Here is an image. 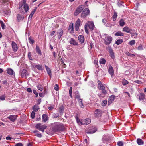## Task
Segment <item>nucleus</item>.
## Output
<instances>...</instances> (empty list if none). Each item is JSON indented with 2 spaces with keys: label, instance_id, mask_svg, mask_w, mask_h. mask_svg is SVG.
<instances>
[{
  "label": "nucleus",
  "instance_id": "nucleus-61",
  "mask_svg": "<svg viewBox=\"0 0 146 146\" xmlns=\"http://www.w3.org/2000/svg\"><path fill=\"white\" fill-rule=\"evenodd\" d=\"M76 98L78 99V101H79L80 99H82L80 98V96L79 95H77L76 96Z\"/></svg>",
  "mask_w": 146,
  "mask_h": 146
},
{
  "label": "nucleus",
  "instance_id": "nucleus-8",
  "mask_svg": "<svg viewBox=\"0 0 146 146\" xmlns=\"http://www.w3.org/2000/svg\"><path fill=\"white\" fill-rule=\"evenodd\" d=\"M102 111L99 109L96 110L94 112V114L97 117H101L102 116Z\"/></svg>",
  "mask_w": 146,
  "mask_h": 146
},
{
  "label": "nucleus",
  "instance_id": "nucleus-25",
  "mask_svg": "<svg viewBox=\"0 0 146 146\" xmlns=\"http://www.w3.org/2000/svg\"><path fill=\"white\" fill-rule=\"evenodd\" d=\"M115 36H124V34L120 31H119L116 33L115 34Z\"/></svg>",
  "mask_w": 146,
  "mask_h": 146
},
{
  "label": "nucleus",
  "instance_id": "nucleus-40",
  "mask_svg": "<svg viewBox=\"0 0 146 146\" xmlns=\"http://www.w3.org/2000/svg\"><path fill=\"white\" fill-rule=\"evenodd\" d=\"M37 88L40 90L42 91L43 90V87L41 84H39L37 86Z\"/></svg>",
  "mask_w": 146,
  "mask_h": 146
},
{
  "label": "nucleus",
  "instance_id": "nucleus-56",
  "mask_svg": "<svg viewBox=\"0 0 146 146\" xmlns=\"http://www.w3.org/2000/svg\"><path fill=\"white\" fill-rule=\"evenodd\" d=\"M104 25L107 27H111L112 26V25L111 24H109L107 22H106L105 23Z\"/></svg>",
  "mask_w": 146,
  "mask_h": 146
},
{
  "label": "nucleus",
  "instance_id": "nucleus-6",
  "mask_svg": "<svg viewBox=\"0 0 146 146\" xmlns=\"http://www.w3.org/2000/svg\"><path fill=\"white\" fill-rule=\"evenodd\" d=\"M106 49L108 50L110 53V56L113 59L115 58L114 52L111 47V46H108L106 47Z\"/></svg>",
  "mask_w": 146,
  "mask_h": 146
},
{
  "label": "nucleus",
  "instance_id": "nucleus-16",
  "mask_svg": "<svg viewBox=\"0 0 146 146\" xmlns=\"http://www.w3.org/2000/svg\"><path fill=\"white\" fill-rule=\"evenodd\" d=\"M24 18L23 15H21L19 14H18L17 16V21L18 22H19L20 21L23 20Z\"/></svg>",
  "mask_w": 146,
  "mask_h": 146
},
{
  "label": "nucleus",
  "instance_id": "nucleus-15",
  "mask_svg": "<svg viewBox=\"0 0 146 146\" xmlns=\"http://www.w3.org/2000/svg\"><path fill=\"white\" fill-rule=\"evenodd\" d=\"M132 31L131 29H130L127 26L125 27L123 29V31H125L128 33H131V31Z\"/></svg>",
  "mask_w": 146,
  "mask_h": 146
},
{
  "label": "nucleus",
  "instance_id": "nucleus-59",
  "mask_svg": "<svg viewBox=\"0 0 146 146\" xmlns=\"http://www.w3.org/2000/svg\"><path fill=\"white\" fill-rule=\"evenodd\" d=\"M39 96L41 97H43L44 96L45 93H39Z\"/></svg>",
  "mask_w": 146,
  "mask_h": 146
},
{
  "label": "nucleus",
  "instance_id": "nucleus-41",
  "mask_svg": "<svg viewBox=\"0 0 146 146\" xmlns=\"http://www.w3.org/2000/svg\"><path fill=\"white\" fill-rule=\"evenodd\" d=\"M81 21L79 19H78L75 23V25L80 26V25Z\"/></svg>",
  "mask_w": 146,
  "mask_h": 146
},
{
  "label": "nucleus",
  "instance_id": "nucleus-3",
  "mask_svg": "<svg viewBox=\"0 0 146 146\" xmlns=\"http://www.w3.org/2000/svg\"><path fill=\"white\" fill-rule=\"evenodd\" d=\"M102 39L104 40V43L106 45H109L111 42L113 38L111 36L108 35L106 34H102Z\"/></svg>",
  "mask_w": 146,
  "mask_h": 146
},
{
  "label": "nucleus",
  "instance_id": "nucleus-24",
  "mask_svg": "<svg viewBox=\"0 0 146 146\" xmlns=\"http://www.w3.org/2000/svg\"><path fill=\"white\" fill-rule=\"evenodd\" d=\"M137 142L139 145H142L144 144V142L141 139L138 138L137 140Z\"/></svg>",
  "mask_w": 146,
  "mask_h": 146
},
{
  "label": "nucleus",
  "instance_id": "nucleus-38",
  "mask_svg": "<svg viewBox=\"0 0 146 146\" xmlns=\"http://www.w3.org/2000/svg\"><path fill=\"white\" fill-rule=\"evenodd\" d=\"M64 107L62 106H61L59 108V112L60 113H63L64 111Z\"/></svg>",
  "mask_w": 146,
  "mask_h": 146
},
{
  "label": "nucleus",
  "instance_id": "nucleus-42",
  "mask_svg": "<svg viewBox=\"0 0 146 146\" xmlns=\"http://www.w3.org/2000/svg\"><path fill=\"white\" fill-rule=\"evenodd\" d=\"M117 16V12H114V13L113 15V20L115 21L116 19V18Z\"/></svg>",
  "mask_w": 146,
  "mask_h": 146
},
{
  "label": "nucleus",
  "instance_id": "nucleus-53",
  "mask_svg": "<svg viewBox=\"0 0 146 146\" xmlns=\"http://www.w3.org/2000/svg\"><path fill=\"white\" fill-rule=\"evenodd\" d=\"M28 57L29 60H32L33 59L31 55V53L30 52H29L28 53Z\"/></svg>",
  "mask_w": 146,
  "mask_h": 146
},
{
  "label": "nucleus",
  "instance_id": "nucleus-19",
  "mask_svg": "<svg viewBox=\"0 0 146 146\" xmlns=\"http://www.w3.org/2000/svg\"><path fill=\"white\" fill-rule=\"evenodd\" d=\"M42 121L44 122H46L48 120V117L46 114H44L42 115Z\"/></svg>",
  "mask_w": 146,
  "mask_h": 146
},
{
  "label": "nucleus",
  "instance_id": "nucleus-48",
  "mask_svg": "<svg viewBox=\"0 0 146 146\" xmlns=\"http://www.w3.org/2000/svg\"><path fill=\"white\" fill-rule=\"evenodd\" d=\"M5 95H2L0 97V100L3 101L5 100Z\"/></svg>",
  "mask_w": 146,
  "mask_h": 146
},
{
  "label": "nucleus",
  "instance_id": "nucleus-26",
  "mask_svg": "<svg viewBox=\"0 0 146 146\" xmlns=\"http://www.w3.org/2000/svg\"><path fill=\"white\" fill-rule=\"evenodd\" d=\"M36 52L40 55H42V53L40 49L39 48V47L36 45Z\"/></svg>",
  "mask_w": 146,
  "mask_h": 146
},
{
  "label": "nucleus",
  "instance_id": "nucleus-36",
  "mask_svg": "<svg viewBox=\"0 0 146 146\" xmlns=\"http://www.w3.org/2000/svg\"><path fill=\"white\" fill-rule=\"evenodd\" d=\"M125 22L123 19H121L119 21V25L121 26H123L125 24Z\"/></svg>",
  "mask_w": 146,
  "mask_h": 146
},
{
  "label": "nucleus",
  "instance_id": "nucleus-4",
  "mask_svg": "<svg viewBox=\"0 0 146 146\" xmlns=\"http://www.w3.org/2000/svg\"><path fill=\"white\" fill-rule=\"evenodd\" d=\"M97 130V128L95 127L91 126L88 127L86 129V133L88 134H92L95 133Z\"/></svg>",
  "mask_w": 146,
  "mask_h": 146
},
{
  "label": "nucleus",
  "instance_id": "nucleus-12",
  "mask_svg": "<svg viewBox=\"0 0 146 146\" xmlns=\"http://www.w3.org/2000/svg\"><path fill=\"white\" fill-rule=\"evenodd\" d=\"M91 120L88 118L82 120V125H85L89 124L90 123Z\"/></svg>",
  "mask_w": 146,
  "mask_h": 146
},
{
  "label": "nucleus",
  "instance_id": "nucleus-57",
  "mask_svg": "<svg viewBox=\"0 0 146 146\" xmlns=\"http://www.w3.org/2000/svg\"><path fill=\"white\" fill-rule=\"evenodd\" d=\"M93 44L92 43H90V44L88 46L89 49H91L93 47Z\"/></svg>",
  "mask_w": 146,
  "mask_h": 146
},
{
  "label": "nucleus",
  "instance_id": "nucleus-33",
  "mask_svg": "<svg viewBox=\"0 0 146 146\" xmlns=\"http://www.w3.org/2000/svg\"><path fill=\"white\" fill-rule=\"evenodd\" d=\"M122 83L123 85H126L129 83V82L125 79H123L122 80Z\"/></svg>",
  "mask_w": 146,
  "mask_h": 146
},
{
  "label": "nucleus",
  "instance_id": "nucleus-60",
  "mask_svg": "<svg viewBox=\"0 0 146 146\" xmlns=\"http://www.w3.org/2000/svg\"><path fill=\"white\" fill-rule=\"evenodd\" d=\"M36 135L39 138H41L42 136V134L40 133H37Z\"/></svg>",
  "mask_w": 146,
  "mask_h": 146
},
{
  "label": "nucleus",
  "instance_id": "nucleus-5",
  "mask_svg": "<svg viewBox=\"0 0 146 146\" xmlns=\"http://www.w3.org/2000/svg\"><path fill=\"white\" fill-rule=\"evenodd\" d=\"M84 8V6L83 5H81L74 12V15L76 16H77L82 11Z\"/></svg>",
  "mask_w": 146,
  "mask_h": 146
},
{
  "label": "nucleus",
  "instance_id": "nucleus-30",
  "mask_svg": "<svg viewBox=\"0 0 146 146\" xmlns=\"http://www.w3.org/2000/svg\"><path fill=\"white\" fill-rule=\"evenodd\" d=\"M47 127V126L46 125H42L40 131H42V132H44V130L46 129Z\"/></svg>",
  "mask_w": 146,
  "mask_h": 146
},
{
  "label": "nucleus",
  "instance_id": "nucleus-10",
  "mask_svg": "<svg viewBox=\"0 0 146 146\" xmlns=\"http://www.w3.org/2000/svg\"><path fill=\"white\" fill-rule=\"evenodd\" d=\"M99 89L102 90V93L103 94H107V92L105 90V88L103 84H101L100 86H99Z\"/></svg>",
  "mask_w": 146,
  "mask_h": 146
},
{
  "label": "nucleus",
  "instance_id": "nucleus-13",
  "mask_svg": "<svg viewBox=\"0 0 146 146\" xmlns=\"http://www.w3.org/2000/svg\"><path fill=\"white\" fill-rule=\"evenodd\" d=\"M69 43L74 46H78V44L77 42L76 41L74 38H71L70 40Z\"/></svg>",
  "mask_w": 146,
  "mask_h": 146
},
{
  "label": "nucleus",
  "instance_id": "nucleus-46",
  "mask_svg": "<svg viewBox=\"0 0 146 146\" xmlns=\"http://www.w3.org/2000/svg\"><path fill=\"white\" fill-rule=\"evenodd\" d=\"M79 102V104L80 106L82 108V107L84 105L82 103V99H80L79 101H78Z\"/></svg>",
  "mask_w": 146,
  "mask_h": 146
},
{
  "label": "nucleus",
  "instance_id": "nucleus-35",
  "mask_svg": "<svg viewBox=\"0 0 146 146\" xmlns=\"http://www.w3.org/2000/svg\"><path fill=\"white\" fill-rule=\"evenodd\" d=\"M35 67L40 70H41L42 69V66L41 65H37L35 66Z\"/></svg>",
  "mask_w": 146,
  "mask_h": 146
},
{
  "label": "nucleus",
  "instance_id": "nucleus-54",
  "mask_svg": "<svg viewBox=\"0 0 146 146\" xmlns=\"http://www.w3.org/2000/svg\"><path fill=\"white\" fill-rule=\"evenodd\" d=\"M135 43V40H132L129 42V44L130 45H134Z\"/></svg>",
  "mask_w": 146,
  "mask_h": 146
},
{
  "label": "nucleus",
  "instance_id": "nucleus-21",
  "mask_svg": "<svg viewBox=\"0 0 146 146\" xmlns=\"http://www.w3.org/2000/svg\"><path fill=\"white\" fill-rule=\"evenodd\" d=\"M45 66L46 70L47 72V73L50 76H51L52 75V74L51 73V71L50 70V68L46 65H45Z\"/></svg>",
  "mask_w": 146,
  "mask_h": 146
},
{
  "label": "nucleus",
  "instance_id": "nucleus-20",
  "mask_svg": "<svg viewBox=\"0 0 146 146\" xmlns=\"http://www.w3.org/2000/svg\"><path fill=\"white\" fill-rule=\"evenodd\" d=\"M7 73L9 75H13L14 73V71L13 70L10 68H8L6 70Z\"/></svg>",
  "mask_w": 146,
  "mask_h": 146
},
{
  "label": "nucleus",
  "instance_id": "nucleus-63",
  "mask_svg": "<svg viewBox=\"0 0 146 146\" xmlns=\"http://www.w3.org/2000/svg\"><path fill=\"white\" fill-rule=\"evenodd\" d=\"M27 91L29 92H32V90H31V89L30 88H27Z\"/></svg>",
  "mask_w": 146,
  "mask_h": 146
},
{
  "label": "nucleus",
  "instance_id": "nucleus-7",
  "mask_svg": "<svg viewBox=\"0 0 146 146\" xmlns=\"http://www.w3.org/2000/svg\"><path fill=\"white\" fill-rule=\"evenodd\" d=\"M90 12V11L88 9H85L81 13L82 17L83 18H85L87 15L89 14Z\"/></svg>",
  "mask_w": 146,
  "mask_h": 146
},
{
  "label": "nucleus",
  "instance_id": "nucleus-17",
  "mask_svg": "<svg viewBox=\"0 0 146 146\" xmlns=\"http://www.w3.org/2000/svg\"><path fill=\"white\" fill-rule=\"evenodd\" d=\"M78 40L81 44L83 43L84 40V36L82 35H79L78 37Z\"/></svg>",
  "mask_w": 146,
  "mask_h": 146
},
{
  "label": "nucleus",
  "instance_id": "nucleus-14",
  "mask_svg": "<svg viewBox=\"0 0 146 146\" xmlns=\"http://www.w3.org/2000/svg\"><path fill=\"white\" fill-rule=\"evenodd\" d=\"M115 98V96L114 95H111L109 97L108 101L109 104H110L113 101Z\"/></svg>",
  "mask_w": 146,
  "mask_h": 146
},
{
  "label": "nucleus",
  "instance_id": "nucleus-18",
  "mask_svg": "<svg viewBox=\"0 0 146 146\" xmlns=\"http://www.w3.org/2000/svg\"><path fill=\"white\" fill-rule=\"evenodd\" d=\"M28 74L27 71L25 69H24L22 72L21 76L23 78L28 75Z\"/></svg>",
  "mask_w": 146,
  "mask_h": 146
},
{
  "label": "nucleus",
  "instance_id": "nucleus-52",
  "mask_svg": "<svg viewBox=\"0 0 146 146\" xmlns=\"http://www.w3.org/2000/svg\"><path fill=\"white\" fill-rule=\"evenodd\" d=\"M59 116V115L58 113H54L52 115L53 118H57Z\"/></svg>",
  "mask_w": 146,
  "mask_h": 146
},
{
  "label": "nucleus",
  "instance_id": "nucleus-28",
  "mask_svg": "<svg viewBox=\"0 0 146 146\" xmlns=\"http://www.w3.org/2000/svg\"><path fill=\"white\" fill-rule=\"evenodd\" d=\"M75 118L77 123L79 125H82V120L81 121L77 116L75 117Z\"/></svg>",
  "mask_w": 146,
  "mask_h": 146
},
{
  "label": "nucleus",
  "instance_id": "nucleus-1",
  "mask_svg": "<svg viewBox=\"0 0 146 146\" xmlns=\"http://www.w3.org/2000/svg\"><path fill=\"white\" fill-rule=\"evenodd\" d=\"M64 129V127L59 123H54L52 128V130L54 132L62 131Z\"/></svg>",
  "mask_w": 146,
  "mask_h": 146
},
{
  "label": "nucleus",
  "instance_id": "nucleus-51",
  "mask_svg": "<svg viewBox=\"0 0 146 146\" xmlns=\"http://www.w3.org/2000/svg\"><path fill=\"white\" fill-rule=\"evenodd\" d=\"M137 49L139 50H141L143 49V48L142 47V46L141 44H140L139 45Z\"/></svg>",
  "mask_w": 146,
  "mask_h": 146
},
{
  "label": "nucleus",
  "instance_id": "nucleus-22",
  "mask_svg": "<svg viewBox=\"0 0 146 146\" xmlns=\"http://www.w3.org/2000/svg\"><path fill=\"white\" fill-rule=\"evenodd\" d=\"M8 118L10 120L13 121H14L16 119V116L13 115L10 116Z\"/></svg>",
  "mask_w": 146,
  "mask_h": 146
},
{
  "label": "nucleus",
  "instance_id": "nucleus-31",
  "mask_svg": "<svg viewBox=\"0 0 146 146\" xmlns=\"http://www.w3.org/2000/svg\"><path fill=\"white\" fill-rule=\"evenodd\" d=\"M59 31L60 32L59 33V35H58V38L59 39H60L63 33V31L62 29H60Z\"/></svg>",
  "mask_w": 146,
  "mask_h": 146
},
{
  "label": "nucleus",
  "instance_id": "nucleus-55",
  "mask_svg": "<svg viewBox=\"0 0 146 146\" xmlns=\"http://www.w3.org/2000/svg\"><path fill=\"white\" fill-rule=\"evenodd\" d=\"M117 145L118 146H123V143L122 141H119L118 142Z\"/></svg>",
  "mask_w": 146,
  "mask_h": 146
},
{
  "label": "nucleus",
  "instance_id": "nucleus-45",
  "mask_svg": "<svg viewBox=\"0 0 146 146\" xmlns=\"http://www.w3.org/2000/svg\"><path fill=\"white\" fill-rule=\"evenodd\" d=\"M72 87H70L69 89V93L70 96L71 98H72Z\"/></svg>",
  "mask_w": 146,
  "mask_h": 146
},
{
  "label": "nucleus",
  "instance_id": "nucleus-34",
  "mask_svg": "<svg viewBox=\"0 0 146 146\" xmlns=\"http://www.w3.org/2000/svg\"><path fill=\"white\" fill-rule=\"evenodd\" d=\"M42 125L41 123H38L36 125L35 127L40 131Z\"/></svg>",
  "mask_w": 146,
  "mask_h": 146
},
{
  "label": "nucleus",
  "instance_id": "nucleus-39",
  "mask_svg": "<svg viewBox=\"0 0 146 146\" xmlns=\"http://www.w3.org/2000/svg\"><path fill=\"white\" fill-rule=\"evenodd\" d=\"M123 42V40L122 39H119L117 40L115 42V43L117 45H119L121 44Z\"/></svg>",
  "mask_w": 146,
  "mask_h": 146
},
{
  "label": "nucleus",
  "instance_id": "nucleus-47",
  "mask_svg": "<svg viewBox=\"0 0 146 146\" xmlns=\"http://www.w3.org/2000/svg\"><path fill=\"white\" fill-rule=\"evenodd\" d=\"M29 42L31 43V44H33L34 42V40H33L31 38V37H29Z\"/></svg>",
  "mask_w": 146,
  "mask_h": 146
},
{
  "label": "nucleus",
  "instance_id": "nucleus-49",
  "mask_svg": "<svg viewBox=\"0 0 146 146\" xmlns=\"http://www.w3.org/2000/svg\"><path fill=\"white\" fill-rule=\"evenodd\" d=\"M59 87L58 84H55L54 86V89L56 91H58V90Z\"/></svg>",
  "mask_w": 146,
  "mask_h": 146
},
{
  "label": "nucleus",
  "instance_id": "nucleus-11",
  "mask_svg": "<svg viewBox=\"0 0 146 146\" xmlns=\"http://www.w3.org/2000/svg\"><path fill=\"white\" fill-rule=\"evenodd\" d=\"M108 72L111 75L112 77H113L114 75V70L113 67L111 65H110L109 66Z\"/></svg>",
  "mask_w": 146,
  "mask_h": 146
},
{
  "label": "nucleus",
  "instance_id": "nucleus-44",
  "mask_svg": "<svg viewBox=\"0 0 146 146\" xmlns=\"http://www.w3.org/2000/svg\"><path fill=\"white\" fill-rule=\"evenodd\" d=\"M125 54L127 56H129L130 57H133L135 56V55L134 54H131L128 52H126Z\"/></svg>",
  "mask_w": 146,
  "mask_h": 146
},
{
  "label": "nucleus",
  "instance_id": "nucleus-32",
  "mask_svg": "<svg viewBox=\"0 0 146 146\" xmlns=\"http://www.w3.org/2000/svg\"><path fill=\"white\" fill-rule=\"evenodd\" d=\"M69 30H70V32H72L73 31V23H70L69 26Z\"/></svg>",
  "mask_w": 146,
  "mask_h": 146
},
{
  "label": "nucleus",
  "instance_id": "nucleus-62",
  "mask_svg": "<svg viewBox=\"0 0 146 146\" xmlns=\"http://www.w3.org/2000/svg\"><path fill=\"white\" fill-rule=\"evenodd\" d=\"M41 101V99H39L37 101V103L38 105H39Z\"/></svg>",
  "mask_w": 146,
  "mask_h": 146
},
{
  "label": "nucleus",
  "instance_id": "nucleus-43",
  "mask_svg": "<svg viewBox=\"0 0 146 146\" xmlns=\"http://www.w3.org/2000/svg\"><path fill=\"white\" fill-rule=\"evenodd\" d=\"M0 23L1 24L2 28L3 29H5V26L4 23L2 21H0Z\"/></svg>",
  "mask_w": 146,
  "mask_h": 146
},
{
  "label": "nucleus",
  "instance_id": "nucleus-58",
  "mask_svg": "<svg viewBox=\"0 0 146 146\" xmlns=\"http://www.w3.org/2000/svg\"><path fill=\"white\" fill-rule=\"evenodd\" d=\"M37 9V7H35L34 9L32 11L31 13L30 14H31L33 15L34 13H35V12L36 11V10Z\"/></svg>",
  "mask_w": 146,
  "mask_h": 146
},
{
  "label": "nucleus",
  "instance_id": "nucleus-27",
  "mask_svg": "<svg viewBox=\"0 0 146 146\" xmlns=\"http://www.w3.org/2000/svg\"><path fill=\"white\" fill-rule=\"evenodd\" d=\"M33 110L35 111H37L39 109V107L37 105H35L33 107Z\"/></svg>",
  "mask_w": 146,
  "mask_h": 146
},
{
  "label": "nucleus",
  "instance_id": "nucleus-23",
  "mask_svg": "<svg viewBox=\"0 0 146 146\" xmlns=\"http://www.w3.org/2000/svg\"><path fill=\"white\" fill-rule=\"evenodd\" d=\"M145 98V95L143 93H140L139 96V99L140 100H142Z\"/></svg>",
  "mask_w": 146,
  "mask_h": 146
},
{
  "label": "nucleus",
  "instance_id": "nucleus-29",
  "mask_svg": "<svg viewBox=\"0 0 146 146\" xmlns=\"http://www.w3.org/2000/svg\"><path fill=\"white\" fill-rule=\"evenodd\" d=\"M23 8L25 12H27L29 10L28 5L27 4L24 3L23 6Z\"/></svg>",
  "mask_w": 146,
  "mask_h": 146
},
{
  "label": "nucleus",
  "instance_id": "nucleus-9",
  "mask_svg": "<svg viewBox=\"0 0 146 146\" xmlns=\"http://www.w3.org/2000/svg\"><path fill=\"white\" fill-rule=\"evenodd\" d=\"M11 46L13 51L14 52L17 51L18 48L16 43L14 41H13L12 42Z\"/></svg>",
  "mask_w": 146,
  "mask_h": 146
},
{
  "label": "nucleus",
  "instance_id": "nucleus-64",
  "mask_svg": "<svg viewBox=\"0 0 146 146\" xmlns=\"http://www.w3.org/2000/svg\"><path fill=\"white\" fill-rule=\"evenodd\" d=\"M15 146H23V145L22 143H19L16 144L15 145Z\"/></svg>",
  "mask_w": 146,
  "mask_h": 146
},
{
  "label": "nucleus",
  "instance_id": "nucleus-2",
  "mask_svg": "<svg viewBox=\"0 0 146 146\" xmlns=\"http://www.w3.org/2000/svg\"><path fill=\"white\" fill-rule=\"evenodd\" d=\"M89 27V29L92 32L95 28L94 23L92 21H89L86 23L84 26L85 30L86 33L87 34L89 33V31L87 27Z\"/></svg>",
  "mask_w": 146,
  "mask_h": 146
},
{
  "label": "nucleus",
  "instance_id": "nucleus-50",
  "mask_svg": "<svg viewBox=\"0 0 146 146\" xmlns=\"http://www.w3.org/2000/svg\"><path fill=\"white\" fill-rule=\"evenodd\" d=\"M35 112L34 111H33L31 113V117L33 119L34 118L35 115Z\"/></svg>",
  "mask_w": 146,
  "mask_h": 146
},
{
  "label": "nucleus",
  "instance_id": "nucleus-37",
  "mask_svg": "<svg viewBox=\"0 0 146 146\" xmlns=\"http://www.w3.org/2000/svg\"><path fill=\"white\" fill-rule=\"evenodd\" d=\"M106 62V61L104 58L101 59L100 60V64H105Z\"/></svg>",
  "mask_w": 146,
  "mask_h": 146
}]
</instances>
